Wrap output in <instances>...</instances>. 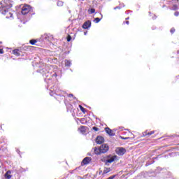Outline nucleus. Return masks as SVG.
Returning <instances> with one entry per match:
<instances>
[{"mask_svg":"<svg viewBox=\"0 0 179 179\" xmlns=\"http://www.w3.org/2000/svg\"><path fill=\"white\" fill-rule=\"evenodd\" d=\"M129 19V17H127V18H126V20H128Z\"/></svg>","mask_w":179,"mask_h":179,"instance_id":"nucleus-37","label":"nucleus"},{"mask_svg":"<svg viewBox=\"0 0 179 179\" xmlns=\"http://www.w3.org/2000/svg\"><path fill=\"white\" fill-rule=\"evenodd\" d=\"M13 54L17 57H20V52L19 49H15L13 50Z\"/></svg>","mask_w":179,"mask_h":179,"instance_id":"nucleus-15","label":"nucleus"},{"mask_svg":"<svg viewBox=\"0 0 179 179\" xmlns=\"http://www.w3.org/2000/svg\"><path fill=\"white\" fill-rule=\"evenodd\" d=\"M117 156L114 155L112 157H109L106 160V164H107V163H113V162H114L115 160H116L117 159Z\"/></svg>","mask_w":179,"mask_h":179,"instance_id":"nucleus-12","label":"nucleus"},{"mask_svg":"<svg viewBox=\"0 0 179 179\" xmlns=\"http://www.w3.org/2000/svg\"><path fill=\"white\" fill-rule=\"evenodd\" d=\"M92 131L97 132V131H100V129H99L98 127H92Z\"/></svg>","mask_w":179,"mask_h":179,"instance_id":"nucleus-26","label":"nucleus"},{"mask_svg":"<svg viewBox=\"0 0 179 179\" xmlns=\"http://www.w3.org/2000/svg\"><path fill=\"white\" fill-rule=\"evenodd\" d=\"M47 69H48V67H46V69L41 70V73H42L43 76L45 78V81L48 84V89H50V95L53 96L55 99H57L58 101H61V100H64L65 98V92L62 91L58 86L55 85L53 87H50V85H52L54 83L55 80H57V76L58 75L57 74V72L53 71H48Z\"/></svg>","mask_w":179,"mask_h":179,"instance_id":"nucleus-1","label":"nucleus"},{"mask_svg":"<svg viewBox=\"0 0 179 179\" xmlns=\"http://www.w3.org/2000/svg\"><path fill=\"white\" fill-rule=\"evenodd\" d=\"M116 131H117L116 129H111L109 127L105 128V132H106V134H108V135H115Z\"/></svg>","mask_w":179,"mask_h":179,"instance_id":"nucleus-8","label":"nucleus"},{"mask_svg":"<svg viewBox=\"0 0 179 179\" xmlns=\"http://www.w3.org/2000/svg\"><path fill=\"white\" fill-rule=\"evenodd\" d=\"M114 177H115V176H110V177H109L108 179H114Z\"/></svg>","mask_w":179,"mask_h":179,"instance_id":"nucleus-33","label":"nucleus"},{"mask_svg":"<svg viewBox=\"0 0 179 179\" xmlns=\"http://www.w3.org/2000/svg\"><path fill=\"white\" fill-rule=\"evenodd\" d=\"M120 138H121V139H129V137H125V138H124V137H122V136H120Z\"/></svg>","mask_w":179,"mask_h":179,"instance_id":"nucleus-30","label":"nucleus"},{"mask_svg":"<svg viewBox=\"0 0 179 179\" xmlns=\"http://www.w3.org/2000/svg\"><path fill=\"white\" fill-rule=\"evenodd\" d=\"M174 15H175L176 16H178V15H179L178 11L175 12Z\"/></svg>","mask_w":179,"mask_h":179,"instance_id":"nucleus-29","label":"nucleus"},{"mask_svg":"<svg viewBox=\"0 0 179 179\" xmlns=\"http://www.w3.org/2000/svg\"><path fill=\"white\" fill-rule=\"evenodd\" d=\"M92 27V21L87 20L83 24V29H87Z\"/></svg>","mask_w":179,"mask_h":179,"instance_id":"nucleus-9","label":"nucleus"},{"mask_svg":"<svg viewBox=\"0 0 179 179\" xmlns=\"http://www.w3.org/2000/svg\"><path fill=\"white\" fill-rule=\"evenodd\" d=\"M13 1L12 0H4L3 1L0 2V5L1 6L0 7V13L2 15H7L6 19H13V15L11 13L9 12V9L12 8Z\"/></svg>","mask_w":179,"mask_h":179,"instance_id":"nucleus-2","label":"nucleus"},{"mask_svg":"<svg viewBox=\"0 0 179 179\" xmlns=\"http://www.w3.org/2000/svg\"><path fill=\"white\" fill-rule=\"evenodd\" d=\"M57 5V6H64V2L62 1H58Z\"/></svg>","mask_w":179,"mask_h":179,"instance_id":"nucleus-23","label":"nucleus"},{"mask_svg":"<svg viewBox=\"0 0 179 179\" xmlns=\"http://www.w3.org/2000/svg\"><path fill=\"white\" fill-rule=\"evenodd\" d=\"M101 18L99 17H96L94 20V22H95L96 23H99V22L101 20V19H103V14L99 13Z\"/></svg>","mask_w":179,"mask_h":179,"instance_id":"nucleus-16","label":"nucleus"},{"mask_svg":"<svg viewBox=\"0 0 179 179\" xmlns=\"http://www.w3.org/2000/svg\"><path fill=\"white\" fill-rule=\"evenodd\" d=\"M171 5H172V10H177L179 9V1L178 0H172L171 1Z\"/></svg>","mask_w":179,"mask_h":179,"instance_id":"nucleus-4","label":"nucleus"},{"mask_svg":"<svg viewBox=\"0 0 179 179\" xmlns=\"http://www.w3.org/2000/svg\"><path fill=\"white\" fill-rule=\"evenodd\" d=\"M52 38V35L51 34H44L41 36V41H50V39Z\"/></svg>","mask_w":179,"mask_h":179,"instance_id":"nucleus-6","label":"nucleus"},{"mask_svg":"<svg viewBox=\"0 0 179 179\" xmlns=\"http://www.w3.org/2000/svg\"><path fill=\"white\" fill-rule=\"evenodd\" d=\"M83 120H85V119H81V121H83Z\"/></svg>","mask_w":179,"mask_h":179,"instance_id":"nucleus-39","label":"nucleus"},{"mask_svg":"<svg viewBox=\"0 0 179 179\" xmlns=\"http://www.w3.org/2000/svg\"><path fill=\"white\" fill-rule=\"evenodd\" d=\"M94 153H95V155H100V148H97L96 147L94 148Z\"/></svg>","mask_w":179,"mask_h":179,"instance_id":"nucleus-17","label":"nucleus"},{"mask_svg":"<svg viewBox=\"0 0 179 179\" xmlns=\"http://www.w3.org/2000/svg\"><path fill=\"white\" fill-rule=\"evenodd\" d=\"M87 129V127H85V126H81V127L78 129V131H79V132H80V134H83H83H85V133L86 132Z\"/></svg>","mask_w":179,"mask_h":179,"instance_id":"nucleus-13","label":"nucleus"},{"mask_svg":"<svg viewBox=\"0 0 179 179\" xmlns=\"http://www.w3.org/2000/svg\"><path fill=\"white\" fill-rule=\"evenodd\" d=\"M110 171H111V168L105 167L103 169V174H107L108 173H110Z\"/></svg>","mask_w":179,"mask_h":179,"instance_id":"nucleus-18","label":"nucleus"},{"mask_svg":"<svg viewBox=\"0 0 179 179\" xmlns=\"http://www.w3.org/2000/svg\"><path fill=\"white\" fill-rule=\"evenodd\" d=\"M96 143L98 145H101V143H104V137L101 136H98L96 138Z\"/></svg>","mask_w":179,"mask_h":179,"instance_id":"nucleus-11","label":"nucleus"},{"mask_svg":"<svg viewBox=\"0 0 179 179\" xmlns=\"http://www.w3.org/2000/svg\"><path fill=\"white\" fill-rule=\"evenodd\" d=\"M95 12H96V9H94V8L88 9L89 15H92V13H94Z\"/></svg>","mask_w":179,"mask_h":179,"instance_id":"nucleus-20","label":"nucleus"},{"mask_svg":"<svg viewBox=\"0 0 179 179\" xmlns=\"http://www.w3.org/2000/svg\"><path fill=\"white\" fill-rule=\"evenodd\" d=\"M88 156H90V154H88Z\"/></svg>","mask_w":179,"mask_h":179,"instance_id":"nucleus-40","label":"nucleus"},{"mask_svg":"<svg viewBox=\"0 0 179 179\" xmlns=\"http://www.w3.org/2000/svg\"><path fill=\"white\" fill-rule=\"evenodd\" d=\"M10 174V171H7L5 174V178L7 179H10L12 176Z\"/></svg>","mask_w":179,"mask_h":179,"instance_id":"nucleus-19","label":"nucleus"},{"mask_svg":"<svg viewBox=\"0 0 179 179\" xmlns=\"http://www.w3.org/2000/svg\"><path fill=\"white\" fill-rule=\"evenodd\" d=\"M176 31V29L174 28L171 29V33H174Z\"/></svg>","mask_w":179,"mask_h":179,"instance_id":"nucleus-28","label":"nucleus"},{"mask_svg":"<svg viewBox=\"0 0 179 179\" xmlns=\"http://www.w3.org/2000/svg\"><path fill=\"white\" fill-rule=\"evenodd\" d=\"M91 162H92V158L89 157H87L83 159L81 164H82V166H85L86 164H89V163H90Z\"/></svg>","mask_w":179,"mask_h":179,"instance_id":"nucleus-10","label":"nucleus"},{"mask_svg":"<svg viewBox=\"0 0 179 179\" xmlns=\"http://www.w3.org/2000/svg\"><path fill=\"white\" fill-rule=\"evenodd\" d=\"M125 23L126 24H129V21H126Z\"/></svg>","mask_w":179,"mask_h":179,"instance_id":"nucleus-35","label":"nucleus"},{"mask_svg":"<svg viewBox=\"0 0 179 179\" xmlns=\"http://www.w3.org/2000/svg\"><path fill=\"white\" fill-rule=\"evenodd\" d=\"M127 152V150L122 147H119L115 149V152L118 156H124L125 155V152Z\"/></svg>","mask_w":179,"mask_h":179,"instance_id":"nucleus-5","label":"nucleus"},{"mask_svg":"<svg viewBox=\"0 0 179 179\" xmlns=\"http://www.w3.org/2000/svg\"><path fill=\"white\" fill-rule=\"evenodd\" d=\"M30 44H31V45H34L36 44V43H37L36 40L32 39L31 41H29Z\"/></svg>","mask_w":179,"mask_h":179,"instance_id":"nucleus-24","label":"nucleus"},{"mask_svg":"<svg viewBox=\"0 0 179 179\" xmlns=\"http://www.w3.org/2000/svg\"><path fill=\"white\" fill-rule=\"evenodd\" d=\"M72 40V37L71 36V35H68L67 36V41L69 42Z\"/></svg>","mask_w":179,"mask_h":179,"instance_id":"nucleus-27","label":"nucleus"},{"mask_svg":"<svg viewBox=\"0 0 179 179\" xmlns=\"http://www.w3.org/2000/svg\"><path fill=\"white\" fill-rule=\"evenodd\" d=\"M83 120H85V119H81V121H83Z\"/></svg>","mask_w":179,"mask_h":179,"instance_id":"nucleus-38","label":"nucleus"},{"mask_svg":"<svg viewBox=\"0 0 179 179\" xmlns=\"http://www.w3.org/2000/svg\"><path fill=\"white\" fill-rule=\"evenodd\" d=\"M116 9H120V6H116L114 8V10H116Z\"/></svg>","mask_w":179,"mask_h":179,"instance_id":"nucleus-31","label":"nucleus"},{"mask_svg":"<svg viewBox=\"0 0 179 179\" xmlns=\"http://www.w3.org/2000/svg\"><path fill=\"white\" fill-rule=\"evenodd\" d=\"M125 131H124L123 133H122V135L126 134H132V133H131V131H130L129 130H128V129H125Z\"/></svg>","mask_w":179,"mask_h":179,"instance_id":"nucleus-25","label":"nucleus"},{"mask_svg":"<svg viewBox=\"0 0 179 179\" xmlns=\"http://www.w3.org/2000/svg\"><path fill=\"white\" fill-rule=\"evenodd\" d=\"M144 134L145 135H153V134H155V131H151L150 132H148V131H145Z\"/></svg>","mask_w":179,"mask_h":179,"instance_id":"nucleus-22","label":"nucleus"},{"mask_svg":"<svg viewBox=\"0 0 179 179\" xmlns=\"http://www.w3.org/2000/svg\"><path fill=\"white\" fill-rule=\"evenodd\" d=\"M79 108L83 113V114H86V109L82 106V105H79Z\"/></svg>","mask_w":179,"mask_h":179,"instance_id":"nucleus-21","label":"nucleus"},{"mask_svg":"<svg viewBox=\"0 0 179 179\" xmlns=\"http://www.w3.org/2000/svg\"><path fill=\"white\" fill-rule=\"evenodd\" d=\"M73 96V94H69V97H72Z\"/></svg>","mask_w":179,"mask_h":179,"instance_id":"nucleus-34","label":"nucleus"},{"mask_svg":"<svg viewBox=\"0 0 179 179\" xmlns=\"http://www.w3.org/2000/svg\"><path fill=\"white\" fill-rule=\"evenodd\" d=\"M87 34V31L84 32V35L86 36Z\"/></svg>","mask_w":179,"mask_h":179,"instance_id":"nucleus-36","label":"nucleus"},{"mask_svg":"<svg viewBox=\"0 0 179 179\" xmlns=\"http://www.w3.org/2000/svg\"><path fill=\"white\" fill-rule=\"evenodd\" d=\"M65 66L69 68L72 65V62L71 60H64Z\"/></svg>","mask_w":179,"mask_h":179,"instance_id":"nucleus-14","label":"nucleus"},{"mask_svg":"<svg viewBox=\"0 0 179 179\" xmlns=\"http://www.w3.org/2000/svg\"><path fill=\"white\" fill-rule=\"evenodd\" d=\"M0 54H3V49H0Z\"/></svg>","mask_w":179,"mask_h":179,"instance_id":"nucleus-32","label":"nucleus"},{"mask_svg":"<svg viewBox=\"0 0 179 179\" xmlns=\"http://www.w3.org/2000/svg\"><path fill=\"white\" fill-rule=\"evenodd\" d=\"M100 153H107L108 152V145L102 144L99 148Z\"/></svg>","mask_w":179,"mask_h":179,"instance_id":"nucleus-7","label":"nucleus"},{"mask_svg":"<svg viewBox=\"0 0 179 179\" xmlns=\"http://www.w3.org/2000/svg\"><path fill=\"white\" fill-rule=\"evenodd\" d=\"M22 15H29L32 10L31 6L28 4L20 5Z\"/></svg>","mask_w":179,"mask_h":179,"instance_id":"nucleus-3","label":"nucleus"}]
</instances>
